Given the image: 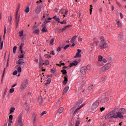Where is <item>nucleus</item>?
I'll return each mask as SVG.
<instances>
[{
	"label": "nucleus",
	"instance_id": "obj_1",
	"mask_svg": "<svg viewBox=\"0 0 126 126\" xmlns=\"http://www.w3.org/2000/svg\"><path fill=\"white\" fill-rule=\"evenodd\" d=\"M99 47L100 49H106L108 47V44H107V41L105 40V38L103 36L100 37V42Z\"/></svg>",
	"mask_w": 126,
	"mask_h": 126
},
{
	"label": "nucleus",
	"instance_id": "obj_2",
	"mask_svg": "<svg viewBox=\"0 0 126 126\" xmlns=\"http://www.w3.org/2000/svg\"><path fill=\"white\" fill-rule=\"evenodd\" d=\"M116 113L114 111L110 112L105 116L106 119H116Z\"/></svg>",
	"mask_w": 126,
	"mask_h": 126
},
{
	"label": "nucleus",
	"instance_id": "obj_3",
	"mask_svg": "<svg viewBox=\"0 0 126 126\" xmlns=\"http://www.w3.org/2000/svg\"><path fill=\"white\" fill-rule=\"evenodd\" d=\"M23 113H21L18 118V123L16 124V126H23L22 124V114Z\"/></svg>",
	"mask_w": 126,
	"mask_h": 126
},
{
	"label": "nucleus",
	"instance_id": "obj_4",
	"mask_svg": "<svg viewBox=\"0 0 126 126\" xmlns=\"http://www.w3.org/2000/svg\"><path fill=\"white\" fill-rule=\"evenodd\" d=\"M110 67L111 64L107 63L101 67V68L100 69V71L101 72H105L106 70H108V69H109V68H110Z\"/></svg>",
	"mask_w": 126,
	"mask_h": 126
},
{
	"label": "nucleus",
	"instance_id": "obj_5",
	"mask_svg": "<svg viewBox=\"0 0 126 126\" xmlns=\"http://www.w3.org/2000/svg\"><path fill=\"white\" fill-rule=\"evenodd\" d=\"M19 20H20V15L18 14V11L16 12L15 15V21L17 24V26L19 24Z\"/></svg>",
	"mask_w": 126,
	"mask_h": 126
},
{
	"label": "nucleus",
	"instance_id": "obj_6",
	"mask_svg": "<svg viewBox=\"0 0 126 126\" xmlns=\"http://www.w3.org/2000/svg\"><path fill=\"white\" fill-rule=\"evenodd\" d=\"M22 59H20L16 63V67L19 66L21 67V65H24V62H22Z\"/></svg>",
	"mask_w": 126,
	"mask_h": 126
},
{
	"label": "nucleus",
	"instance_id": "obj_7",
	"mask_svg": "<svg viewBox=\"0 0 126 126\" xmlns=\"http://www.w3.org/2000/svg\"><path fill=\"white\" fill-rule=\"evenodd\" d=\"M98 106H99V102H94L92 106V110H93V111H94V110H96V108L98 107Z\"/></svg>",
	"mask_w": 126,
	"mask_h": 126
},
{
	"label": "nucleus",
	"instance_id": "obj_8",
	"mask_svg": "<svg viewBox=\"0 0 126 126\" xmlns=\"http://www.w3.org/2000/svg\"><path fill=\"white\" fill-rule=\"evenodd\" d=\"M26 85H27V82H24L20 86V91L24 90V89H25V88H26Z\"/></svg>",
	"mask_w": 126,
	"mask_h": 126
},
{
	"label": "nucleus",
	"instance_id": "obj_9",
	"mask_svg": "<svg viewBox=\"0 0 126 126\" xmlns=\"http://www.w3.org/2000/svg\"><path fill=\"white\" fill-rule=\"evenodd\" d=\"M115 119H118L119 118V119H122V118H123L124 115H123L122 113L120 112V111L118 112L117 114H115Z\"/></svg>",
	"mask_w": 126,
	"mask_h": 126
},
{
	"label": "nucleus",
	"instance_id": "obj_10",
	"mask_svg": "<svg viewBox=\"0 0 126 126\" xmlns=\"http://www.w3.org/2000/svg\"><path fill=\"white\" fill-rule=\"evenodd\" d=\"M87 72V69H86V67H82L80 69V72L82 74H85Z\"/></svg>",
	"mask_w": 126,
	"mask_h": 126
},
{
	"label": "nucleus",
	"instance_id": "obj_11",
	"mask_svg": "<svg viewBox=\"0 0 126 126\" xmlns=\"http://www.w3.org/2000/svg\"><path fill=\"white\" fill-rule=\"evenodd\" d=\"M42 9V6H38L35 10V12L36 13H37V14H39V13H40V12H41V10Z\"/></svg>",
	"mask_w": 126,
	"mask_h": 126
},
{
	"label": "nucleus",
	"instance_id": "obj_12",
	"mask_svg": "<svg viewBox=\"0 0 126 126\" xmlns=\"http://www.w3.org/2000/svg\"><path fill=\"white\" fill-rule=\"evenodd\" d=\"M77 64H78V62L74 61L73 63H70L69 67H72L73 66H75L77 65Z\"/></svg>",
	"mask_w": 126,
	"mask_h": 126
},
{
	"label": "nucleus",
	"instance_id": "obj_13",
	"mask_svg": "<svg viewBox=\"0 0 126 126\" xmlns=\"http://www.w3.org/2000/svg\"><path fill=\"white\" fill-rule=\"evenodd\" d=\"M63 107H61L59 108L58 111L57 113V114L61 115V114H62V113H63Z\"/></svg>",
	"mask_w": 126,
	"mask_h": 126
},
{
	"label": "nucleus",
	"instance_id": "obj_14",
	"mask_svg": "<svg viewBox=\"0 0 126 126\" xmlns=\"http://www.w3.org/2000/svg\"><path fill=\"white\" fill-rule=\"evenodd\" d=\"M32 122L33 123H35L36 121H37V115L36 114H33L32 117Z\"/></svg>",
	"mask_w": 126,
	"mask_h": 126
},
{
	"label": "nucleus",
	"instance_id": "obj_15",
	"mask_svg": "<svg viewBox=\"0 0 126 126\" xmlns=\"http://www.w3.org/2000/svg\"><path fill=\"white\" fill-rule=\"evenodd\" d=\"M68 80L67 79V76H64V80L63 81V84H64L65 85V84H66L67 83Z\"/></svg>",
	"mask_w": 126,
	"mask_h": 126
},
{
	"label": "nucleus",
	"instance_id": "obj_16",
	"mask_svg": "<svg viewBox=\"0 0 126 126\" xmlns=\"http://www.w3.org/2000/svg\"><path fill=\"white\" fill-rule=\"evenodd\" d=\"M68 89H69V87H66L63 91V94H65V93H66L67 91H68Z\"/></svg>",
	"mask_w": 126,
	"mask_h": 126
},
{
	"label": "nucleus",
	"instance_id": "obj_17",
	"mask_svg": "<svg viewBox=\"0 0 126 126\" xmlns=\"http://www.w3.org/2000/svg\"><path fill=\"white\" fill-rule=\"evenodd\" d=\"M53 18V19L56 20V21H57L58 23H60V22H61L60 20H61L60 19V18H58L57 17V16H54Z\"/></svg>",
	"mask_w": 126,
	"mask_h": 126
},
{
	"label": "nucleus",
	"instance_id": "obj_18",
	"mask_svg": "<svg viewBox=\"0 0 126 126\" xmlns=\"http://www.w3.org/2000/svg\"><path fill=\"white\" fill-rule=\"evenodd\" d=\"M108 101H109V97H105L102 99L101 102H102V103H106V102H108Z\"/></svg>",
	"mask_w": 126,
	"mask_h": 126
},
{
	"label": "nucleus",
	"instance_id": "obj_19",
	"mask_svg": "<svg viewBox=\"0 0 126 126\" xmlns=\"http://www.w3.org/2000/svg\"><path fill=\"white\" fill-rule=\"evenodd\" d=\"M123 38H124V35L122 33L120 34L118 36L119 41H122Z\"/></svg>",
	"mask_w": 126,
	"mask_h": 126
},
{
	"label": "nucleus",
	"instance_id": "obj_20",
	"mask_svg": "<svg viewBox=\"0 0 126 126\" xmlns=\"http://www.w3.org/2000/svg\"><path fill=\"white\" fill-rule=\"evenodd\" d=\"M24 46V43H22L20 46V51L21 52V54H22L23 53V51H22V49Z\"/></svg>",
	"mask_w": 126,
	"mask_h": 126
},
{
	"label": "nucleus",
	"instance_id": "obj_21",
	"mask_svg": "<svg viewBox=\"0 0 126 126\" xmlns=\"http://www.w3.org/2000/svg\"><path fill=\"white\" fill-rule=\"evenodd\" d=\"M61 72L63 73V74L65 75L64 76H67V75L66 74L67 73V71H66V70L63 69L61 71Z\"/></svg>",
	"mask_w": 126,
	"mask_h": 126
},
{
	"label": "nucleus",
	"instance_id": "obj_22",
	"mask_svg": "<svg viewBox=\"0 0 126 126\" xmlns=\"http://www.w3.org/2000/svg\"><path fill=\"white\" fill-rule=\"evenodd\" d=\"M116 24L118 27H122V23L118 20H116Z\"/></svg>",
	"mask_w": 126,
	"mask_h": 126
},
{
	"label": "nucleus",
	"instance_id": "obj_23",
	"mask_svg": "<svg viewBox=\"0 0 126 126\" xmlns=\"http://www.w3.org/2000/svg\"><path fill=\"white\" fill-rule=\"evenodd\" d=\"M47 31H48V30L47 29V27H44L42 29V32L45 33V32H47Z\"/></svg>",
	"mask_w": 126,
	"mask_h": 126
},
{
	"label": "nucleus",
	"instance_id": "obj_24",
	"mask_svg": "<svg viewBox=\"0 0 126 126\" xmlns=\"http://www.w3.org/2000/svg\"><path fill=\"white\" fill-rule=\"evenodd\" d=\"M33 33L35 34L36 35H38L40 33V30L39 29L35 30L34 32Z\"/></svg>",
	"mask_w": 126,
	"mask_h": 126
},
{
	"label": "nucleus",
	"instance_id": "obj_25",
	"mask_svg": "<svg viewBox=\"0 0 126 126\" xmlns=\"http://www.w3.org/2000/svg\"><path fill=\"white\" fill-rule=\"evenodd\" d=\"M77 38V36L75 35L71 39V43H74V40Z\"/></svg>",
	"mask_w": 126,
	"mask_h": 126
},
{
	"label": "nucleus",
	"instance_id": "obj_26",
	"mask_svg": "<svg viewBox=\"0 0 126 126\" xmlns=\"http://www.w3.org/2000/svg\"><path fill=\"white\" fill-rule=\"evenodd\" d=\"M13 119V116L12 115H10L9 116V122H10V123H12Z\"/></svg>",
	"mask_w": 126,
	"mask_h": 126
},
{
	"label": "nucleus",
	"instance_id": "obj_27",
	"mask_svg": "<svg viewBox=\"0 0 126 126\" xmlns=\"http://www.w3.org/2000/svg\"><path fill=\"white\" fill-rule=\"evenodd\" d=\"M75 58H81V54H80V53H76V55L74 56Z\"/></svg>",
	"mask_w": 126,
	"mask_h": 126
},
{
	"label": "nucleus",
	"instance_id": "obj_28",
	"mask_svg": "<svg viewBox=\"0 0 126 126\" xmlns=\"http://www.w3.org/2000/svg\"><path fill=\"white\" fill-rule=\"evenodd\" d=\"M121 113H122V114L123 115H124V114H126V109L122 108L121 109V110L120 111H119Z\"/></svg>",
	"mask_w": 126,
	"mask_h": 126
},
{
	"label": "nucleus",
	"instance_id": "obj_29",
	"mask_svg": "<svg viewBox=\"0 0 126 126\" xmlns=\"http://www.w3.org/2000/svg\"><path fill=\"white\" fill-rule=\"evenodd\" d=\"M29 11H30V8L29 7H27L25 9V12L26 13H28V12H29Z\"/></svg>",
	"mask_w": 126,
	"mask_h": 126
},
{
	"label": "nucleus",
	"instance_id": "obj_30",
	"mask_svg": "<svg viewBox=\"0 0 126 126\" xmlns=\"http://www.w3.org/2000/svg\"><path fill=\"white\" fill-rule=\"evenodd\" d=\"M15 110V108L14 107H12L10 110V115L11 114H12V113L14 112Z\"/></svg>",
	"mask_w": 126,
	"mask_h": 126
},
{
	"label": "nucleus",
	"instance_id": "obj_31",
	"mask_svg": "<svg viewBox=\"0 0 126 126\" xmlns=\"http://www.w3.org/2000/svg\"><path fill=\"white\" fill-rule=\"evenodd\" d=\"M51 81H52V80L51 79V78H49L47 81V83H46V85H47L48 84H50V83H51Z\"/></svg>",
	"mask_w": 126,
	"mask_h": 126
},
{
	"label": "nucleus",
	"instance_id": "obj_32",
	"mask_svg": "<svg viewBox=\"0 0 126 126\" xmlns=\"http://www.w3.org/2000/svg\"><path fill=\"white\" fill-rule=\"evenodd\" d=\"M16 50H17V46L14 47L13 48V52L14 54H15L16 52Z\"/></svg>",
	"mask_w": 126,
	"mask_h": 126
},
{
	"label": "nucleus",
	"instance_id": "obj_33",
	"mask_svg": "<svg viewBox=\"0 0 126 126\" xmlns=\"http://www.w3.org/2000/svg\"><path fill=\"white\" fill-rule=\"evenodd\" d=\"M17 67H18L17 68V70L18 71L19 73L21 72L22 69H21V67H19V66H17Z\"/></svg>",
	"mask_w": 126,
	"mask_h": 126
},
{
	"label": "nucleus",
	"instance_id": "obj_34",
	"mask_svg": "<svg viewBox=\"0 0 126 126\" xmlns=\"http://www.w3.org/2000/svg\"><path fill=\"white\" fill-rule=\"evenodd\" d=\"M44 57L46 58V59H50L51 58V56H49L48 54L44 55Z\"/></svg>",
	"mask_w": 126,
	"mask_h": 126
},
{
	"label": "nucleus",
	"instance_id": "obj_35",
	"mask_svg": "<svg viewBox=\"0 0 126 126\" xmlns=\"http://www.w3.org/2000/svg\"><path fill=\"white\" fill-rule=\"evenodd\" d=\"M103 60V57L101 56H98V62H102Z\"/></svg>",
	"mask_w": 126,
	"mask_h": 126
},
{
	"label": "nucleus",
	"instance_id": "obj_36",
	"mask_svg": "<svg viewBox=\"0 0 126 126\" xmlns=\"http://www.w3.org/2000/svg\"><path fill=\"white\" fill-rule=\"evenodd\" d=\"M38 102H39V104H41L42 103V102H43V99L41 98V97H39L38 98Z\"/></svg>",
	"mask_w": 126,
	"mask_h": 126
},
{
	"label": "nucleus",
	"instance_id": "obj_37",
	"mask_svg": "<svg viewBox=\"0 0 126 126\" xmlns=\"http://www.w3.org/2000/svg\"><path fill=\"white\" fill-rule=\"evenodd\" d=\"M86 69H87L88 70H90V69H91V66H90V65H88L86 67Z\"/></svg>",
	"mask_w": 126,
	"mask_h": 126
},
{
	"label": "nucleus",
	"instance_id": "obj_38",
	"mask_svg": "<svg viewBox=\"0 0 126 126\" xmlns=\"http://www.w3.org/2000/svg\"><path fill=\"white\" fill-rule=\"evenodd\" d=\"M90 6L91 7V9H90V14H92V9H93V6H92V5H90Z\"/></svg>",
	"mask_w": 126,
	"mask_h": 126
},
{
	"label": "nucleus",
	"instance_id": "obj_39",
	"mask_svg": "<svg viewBox=\"0 0 126 126\" xmlns=\"http://www.w3.org/2000/svg\"><path fill=\"white\" fill-rule=\"evenodd\" d=\"M68 27H69V26H64V28L62 29V31H65L67 29Z\"/></svg>",
	"mask_w": 126,
	"mask_h": 126
},
{
	"label": "nucleus",
	"instance_id": "obj_40",
	"mask_svg": "<svg viewBox=\"0 0 126 126\" xmlns=\"http://www.w3.org/2000/svg\"><path fill=\"white\" fill-rule=\"evenodd\" d=\"M19 36L20 37H22V36H23V31L19 32Z\"/></svg>",
	"mask_w": 126,
	"mask_h": 126
},
{
	"label": "nucleus",
	"instance_id": "obj_41",
	"mask_svg": "<svg viewBox=\"0 0 126 126\" xmlns=\"http://www.w3.org/2000/svg\"><path fill=\"white\" fill-rule=\"evenodd\" d=\"M46 114H47V111H43L40 114V116L41 117H42V116H44V115H46Z\"/></svg>",
	"mask_w": 126,
	"mask_h": 126
},
{
	"label": "nucleus",
	"instance_id": "obj_42",
	"mask_svg": "<svg viewBox=\"0 0 126 126\" xmlns=\"http://www.w3.org/2000/svg\"><path fill=\"white\" fill-rule=\"evenodd\" d=\"M44 64H45V63H43L40 62L39 63V66H40V67H42L43 65H44Z\"/></svg>",
	"mask_w": 126,
	"mask_h": 126
},
{
	"label": "nucleus",
	"instance_id": "obj_43",
	"mask_svg": "<svg viewBox=\"0 0 126 126\" xmlns=\"http://www.w3.org/2000/svg\"><path fill=\"white\" fill-rule=\"evenodd\" d=\"M24 54H22L19 56V59H24Z\"/></svg>",
	"mask_w": 126,
	"mask_h": 126
},
{
	"label": "nucleus",
	"instance_id": "obj_44",
	"mask_svg": "<svg viewBox=\"0 0 126 126\" xmlns=\"http://www.w3.org/2000/svg\"><path fill=\"white\" fill-rule=\"evenodd\" d=\"M6 33V28L5 27V26H4V35L3 37H4L5 34Z\"/></svg>",
	"mask_w": 126,
	"mask_h": 126
},
{
	"label": "nucleus",
	"instance_id": "obj_45",
	"mask_svg": "<svg viewBox=\"0 0 126 126\" xmlns=\"http://www.w3.org/2000/svg\"><path fill=\"white\" fill-rule=\"evenodd\" d=\"M19 9H20V5L18 4V7L17 8V11H16V12H17L18 11H18H19Z\"/></svg>",
	"mask_w": 126,
	"mask_h": 126
},
{
	"label": "nucleus",
	"instance_id": "obj_46",
	"mask_svg": "<svg viewBox=\"0 0 126 126\" xmlns=\"http://www.w3.org/2000/svg\"><path fill=\"white\" fill-rule=\"evenodd\" d=\"M51 72L52 73H55V72H56V68H54L53 69H51Z\"/></svg>",
	"mask_w": 126,
	"mask_h": 126
},
{
	"label": "nucleus",
	"instance_id": "obj_47",
	"mask_svg": "<svg viewBox=\"0 0 126 126\" xmlns=\"http://www.w3.org/2000/svg\"><path fill=\"white\" fill-rule=\"evenodd\" d=\"M78 110H79V109H78V108L75 110V111L74 112V113L73 114V116H74L75 115H76V113H77V112L78 111Z\"/></svg>",
	"mask_w": 126,
	"mask_h": 126
},
{
	"label": "nucleus",
	"instance_id": "obj_48",
	"mask_svg": "<svg viewBox=\"0 0 126 126\" xmlns=\"http://www.w3.org/2000/svg\"><path fill=\"white\" fill-rule=\"evenodd\" d=\"M49 63H50L49 62V61L46 60V61H45L44 64L49 65Z\"/></svg>",
	"mask_w": 126,
	"mask_h": 126
},
{
	"label": "nucleus",
	"instance_id": "obj_49",
	"mask_svg": "<svg viewBox=\"0 0 126 126\" xmlns=\"http://www.w3.org/2000/svg\"><path fill=\"white\" fill-rule=\"evenodd\" d=\"M14 92V89L11 88L10 90V93H13Z\"/></svg>",
	"mask_w": 126,
	"mask_h": 126
},
{
	"label": "nucleus",
	"instance_id": "obj_50",
	"mask_svg": "<svg viewBox=\"0 0 126 126\" xmlns=\"http://www.w3.org/2000/svg\"><path fill=\"white\" fill-rule=\"evenodd\" d=\"M8 20L9 22H11V20H12V18L11 17V16L9 17Z\"/></svg>",
	"mask_w": 126,
	"mask_h": 126
},
{
	"label": "nucleus",
	"instance_id": "obj_51",
	"mask_svg": "<svg viewBox=\"0 0 126 126\" xmlns=\"http://www.w3.org/2000/svg\"><path fill=\"white\" fill-rule=\"evenodd\" d=\"M17 73H18L17 70H15L13 72V75H16V74H17Z\"/></svg>",
	"mask_w": 126,
	"mask_h": 126
},
{
	"label": "nucleus",
	"instance_id": "obj_52",
	"mask_svg": "<svg viewBox=\"0 0 126 126\" xmlns=\"http://www.w3.org/2000/svg\"><path fill=\"white\" fill-rule=\"evenodd\" d=\"M102 61L103 62V63H107V59H106L105 58H103Z\"/></svg>",
	"mask_w": 126,
	"mask_h": 126
},
{
	"label": "nucleus",
	"instance_id": "obj_53",
	"mask_svg": "<svg viewBox=\"0 0 126 126\" xmlns=\"http://www.w3.org/2000/svg\"><path fill=\"white\" fill-rule=\"evenodd\" d=\"M91 89H93V85H92L88 87V90H91Z\"/></svg>",
	"mask_w": 126,
	"mask_h": 126
},
{
	"label": "nucleus",
	"instance_id": "obj_54",
	"mask_svg": "<svg viewBox=\"0 0 126 126\" xmlns=\"http://www.w3.org/2000/svg\"><path fill=\"white\" fill-rule=\"evenodd\" d=\"M69 45H67L64 46L63 49H64V50H66V49H67V48H69Z\"/></svg>",
	"mask_w": 126,
	"mask_h": 126
},
{
	"label": "nucleus",
	"instance_id": "obj_55",
	"mask_svg": "<svg viewBox=\"0 0 126 126\" xmlns=\"http://www.w3.org/2000/svg\"><path fill=\"white\" fill-rule=\"evenodd\" d=\"M61 24H65L66 23V22L65 20H63V22H60Z\"/></svg>",
	"mask_w": 126,
	"mask_h": 126
},
{
	"label": "nucleus",
	"instance_id": "obj_56",
	"mask_svg": "<svg viewBox=\"0 0 126 126\" xmlns=\"http://www.w3.org/2000/svg\"><path fill=\"white\" fill-rule=\"evenodd\" d=\"M55 40L54 39H52L50 41V44L51 45H53V43H54Z\"/></svg>",
	"mask_w": 126,
	"mask_h": 126
},
{
	"label": "nucleus",
	"instance_id": "obj_57",
	"mask_svg": "<svg viewBox=\"0 0 126 126\" xmlns=\"http://www.w3.org/2000/svg\"><path fill=\"white\" fill-rule=\"evenodd\" d=\"M80 124V122L79 121H77L76 122V126H79V124Z\"/></svg>",
	"mask_w": 126,
	"mask_h": 126
},
{
	"label": "nucleus",
	"instance_id": "obj_58",
	"mask_svg": "<svg viewBox=\"0 0 126 126\" xmlns=\"http://www.w3.org/2000/svg\"><path fill=\"white\" fill-rule=\"evenodd\" d=\"M85 105V104H82L79 108H78V110H80V109H81V108H82V107H83V106H84Z\"/></svg>",
	"mask_w": 126,
	"mask_h": 126
},
{
	"label": "nucleus",
	"instance_id": "obj_59",
	"mask_svg": "<svg viewBox=\"0 0 126 126\" xmlns=\"http://www.w3.org/2000/svg\"><path fill=\"white\" fill-rule=\"evenodd\" d=\"M67 12H68V9H66L65 10V12H64V14H65L66 15V14H67Z\"/></svg>",
	"mask_w": 126,
	"mask_h": 126
},
{
	"label": "nucleus",
	"instance_id": "obj_60",
	"mask_svg": "<svg viewBox=\"0 0 126 126\" xmlns=\"http://www.w3.org/2000/svg\"><path fill=\"white\" fill-rule=\"evenodd\" d=\"M104 110H105V108H104V107L100 108L101 112H103V111H104Z\"/></svg>",
	"mask_w": 126,
	"mask_h": 126
},
{
	"label": "nucleus",
	"instance_id": "obj_61",
	"mask_svg": "<svg viewBox=\"0 0 126 126\" xmlns=\"http://www.w3.org/2000/svg\"><path fill=\"white\" fill-rule=\"evenodd\" d=\"M49 22H50V21L46 20L44 23V24H47V23H49Z\"/></svg>",
	"mask_w": 126,
	"mask_h": 126
},
{
	"label": "nucleus",
	"instance_id": "obj_62",
	"mask_svg": "<svg viewBox=\"0 0 126 126\" xmlns=\"http://www.w3.org/2000/svg\"><path fill=\"white\" fill-rule=\"evenodd\" d=\"M75 110V108L74 107H72V109L70 110V112H73V111H74Z\"/></svg>",
	"mask_w": 126,
	"mask_h": 126
},
{
	"label": "nucleus",
	"instance_id": "obj_63",
	"mask_svg": "<svg viewBox=\"0 0 126 126\" xmlns=\"http://www.w3.org/2000/svg\"><path fill=\"white\" fill-rule=\"evenodd\" d=\"M61 50H62V48L61 47H59L57 49V52H61Z\"/></svg>",
	"mask_w": 126,
	"mask_h": 126
},
{
	"label": "nucleus",
	"instance_id": "obj_64",
	"mask_svg": "<svg viewBox=\"0 0 126 126\" xmlns=\"http://www.w3.org/2000/svg\"><path fill=\"white\" fill-rule=\"evenodd\" d=\"M81 52V50H80V49H78L77 50V53L78 54H80Z\"/></svg>",
	"mask_w": 126,
	"mask_h": 126
}]
</instances>
